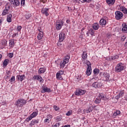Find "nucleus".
Instances as JSON below:
<instances>
[{
  "mask_svg": "<svg viewBox=\"0 0 127 127\" xmlns=\"http://www.w3.org/2000/svg\"><path fill=\"white\" fill-rule=\"evenodd\" d=\"M26 104V101L24 99H18L17 101L15 103V106H16L18 108H21V107H23V105Z\"/></svg>",
  "mask_w": 127,
  "mask_h": 127,
  "instance_id": "obj_1",
  "label": "nucleus"
},
{
  "mask_svg": "<svg viewBox=\"0 0 127 127\" xmlns=\"http://www.w3.org/2000/svg\"><path fill=\"white\" fill-rule=\"evenodd\" d=\"M124 70H125V66L122 63L118 64L115 67V72H117V73L122 72Z\"/></svg>",
  "mask_w": 127,
  "mask_h": 127,
  "instance_id": "obj_2",
  "label": "nucleus"
},
{
  "mask_svg": "<svg viewBox=\"0 0 127 127\" xmlns=\"http://www.w3.org/2000/svg\"><path fill=\"white\" fill-rule=\"evenodd\" d=\"M124 17V14L120 11H116L115 12V18L117 20H120V19H123Z\"/></svg>",
  "mask_w": 127,
  "mask_h": 127,
  "instance_id": "obj_3",
  "label": "nucleus"
},
{
  "mask_svg": "<svg viewBox=\"0 0 127 127\" xmlns=\"http://www.w3.org/2000/svg\"><path fill=\"white\" fill-rule=\"evenodd\" d=\"M64 24V22L63 21L58 20L56 24V29H57V30H60V29L62 28V27L63 26Z\"/></svg>",
  "mask_w": 127,
  "mask_h": 127,
  "instance_id": "obj_4",
  "label": "nucleus"
},
{
  "mask_svg": "<svg viewBox=\"0 0 127 127\" xmlns=\"http://www.w3.org/2000/svg\"><path fill=\"white\" fill-rule=\"evenodd\" d=\"M86 93V90H83L81 89H78L76 90L75 92V95L76 96H79L80 95V96H82V95H84Z\"/></svg>",
  "mask_w": 127,
  "mask_h": 127,
  "instance_id": "obj_5",
  "label": "nucleus"
},
{
  "mask_svg": "<svg viewBox=\"0 0 127 127\" xmlns=\"http://www.w3.org/2000/svg\"><path fill=\"white\" fill-rule=\"evenodd\" d=\"M92 86L96 88H101L103 86V83L102 82H95L92 84Z\"/></svg>",
  "mask_w": 127,
  "mask_h": 127,
  "instance_id": "obj_6",
  "label": "nucleus"
},
{
  "mask_svg": "<svg viewBox=\"0 0 127 127\" xmlns=\"http://www.w3.org/2000/svg\"><path fill=\"white\" fill-rule=\"evenodd\" d=\"M8 9H9V6H8V5H6L5 9L3 10L2 12V15H6V14L8 13Z\"/></svg>",
  "mask_w": 127,
  "mask_h": 127,
  "instance_id": "obj_7",
  "label": "nucleus"
},
{
  "mask_svg": "<svg viewBox=\"0 0 127 127\" xmlns=\"http://www.w3.org/2000/svg\"><path fill=\"white\" fill-rule=\"evenodd\" d=\"M103 78L104 81H110V74L107 72H104Z\"/></svg>",
  "mask_w": 127,
  "mask_h": 127,
  "instance_id": "obj_8",
  "label": "nucleus"
},
{
  "mask_svg": "<svg viewBox=\"0 0 127 127\" xmlns=\"http://www.w3.org/2000/svg\"><path fill=\"white\" fill-rule=\"evenodd\" d=\"M33 79H34V80H38L39 81L40 83H42L44 81L43 79L40 75H34L33 76Z\"/></svg>",
  "mask_w": 127,
  "mask_h": 127,
  "instance_id": "obj_9",
  "label": "nucleus"
},
{
  "mask_svg": "<svg viewBox=\"0 0 127 127\" xmlns=\"http://www.w3.org/2000/svg\"><path fill=\"white\" fill-rule=\"evenodd\" d=\"M99 98H100V100H103L104 102H106V101H108V98L106 97V95L103 93L99 94Z\"/></svg>",
  "mask_w": 127,
  "mask_h": 127,
  "instance_id": "obj_10",
  "label": "nucleus"
},
{
  "mask_svg": "<svg viewBox=\"0 0 127 127\" xmlns=\"http://www.w3.org/2000/svg\"><path fill=\"white\" fill-rule=\"evenodd\" d=\"M50 92H51V89L46 87H43L41 90V93H50Z\"/></svg>",
  "mask_w": 127,
  "mask_h": 127,
  "instance_id": "obj_11",
  "label": "nucleus"
},
{
  "mask_svg": "<svg viewBox=\"0 0 127 127\" xmlns=\"http://www.w3.org/2000/svg\"><path fill=\"white\" fill-rule=\"evenodd\" d=\"M65 38V34L64 33H61L59 35V41L62 42Z\"/></svg>",
  "mask_w": 127,
  "mask_h": 127,
  "instance_id": "obj_12",
  "label": "nucleus"
},
{
  "mask_svg": "<svg viewBox=\"0 0 127 127\" xmlns=\"http://www.w3.org/2000/svg\"><path fill=\"white\" fill-rule=\"evenodd\" d=\"M48 10H49L48 8H43L42 9L41 11L43 14H45L46 15V16H48L49 15V13H48Z\"/></svg>",
  "mask_w": 127,
  "mask_h": 127,
  "instance_id": "obj_13",
  "label": "nucleus"
},
{
  "mask_svg": "<svg viewBox=\"0 0 127 127\" xmlns=\"http://www.w3.org/2000/svg\"><path fill=\"white\" fill-rule=\"evenodd\" d=\"M16 78L18 81H20L22 82V80L25 78V75H17Z\"/></svg>",
  "mask_w": 127,
  "mask_h": 127,
  "instance_id": "obj_14",
  "label": "nucleus"
},
{
  "mask_svg": "<svg viewBox=\"0 0 127 127\" xmlns=\"http://www.w3.org/2000/svg\"><path fill=\"white\" fill-rule=\"evenodd\" d=\"M106 2L108 5H114L116 2V0H106Z\"/></svg>",
  "mask_w": 127,
  "mask_h": 127,
  "instance_id": "obj_15",
  "label": "nucleus"
},
{
  "mask_svg": "<svg viewBox=\"0 0 127 127\" xmlns=\"http://www.w3.org/2000/svg\"><path fill=\"white\" fill-rule=\"evenodd\" d=\"M86 74L87 76H90L92 74V67H87Z\"/></svg>",
  "mask_w": 127,
  "mask_h": 127,
  "instance_id": "obj_16",
  "label": "nucleus"
},
{
  "mask_svg": "<svg viewBox=\"0 0 127 127\" xmlns=\"http://www.w3.org/2000/svg\"><path fill=\"white\" fill-rule=\"evenodd\" d=\"M120 9L121 11H122V12H123V13L127 14V8H126V7L124 6H121Z\"/></svg>",
  "mask_w": 127,
  "mask_h": 127,
  "instance_id": "obj_17",
  "label": "nucleus"
},
{
  "mask_svg": "<svg viewBox=\"0 0 127 127\" xmlns=\"http://www.w3.org/2000/svg\"><path fill=\"white\" fill-rule=\"evenodd\" d=\"M12 4H13L14 6H18V5L20 4V1H19V0H13Z\"/></svg>",
  "mask_w": 127,
  "mask_h": 127,
  "instance_id": "obj_18",
  "label": "nucleus"
},
{
  "mask_svg": "<svg viewBox=\"0 0 127 127\" xmlns=\"http://www.w3.org/2000/svg\"><path fill=\"white\" fill-rule=\"evenodd\" d=\"M82 61H84V60H86L87 58H88V55L87 54V53L85 52H83L82 54Z\"/></svg>",
  "mask_w": 127,
  "mask_h": 127,
  "instance_id": "obj_19",
  "label": "nucleus"
},
{
  "mask_svg": "<svg viewBox=\"0 0 127 127\" xmlns=\"http://www.w3.org/2000/svg\"><path fill=\"white\" fill-rule=\"evenodd\" d=\"M92 27L94 30H98L99 27V24L98 23H94L92 25Z\"/></svg>",
  "mask_w": 127,
  "mask_h": 127,
  "instance_id": "obj_20",
  "label": "nucleus"
},
{
  "mask_svg": "<svg viewBox=\"0 0 127 127\" xmlns=\"http://www.w3.org/2000/svg\"><path fill=\"white\" fill-rule=\"evenodd\" d=\"M124 96V91H121L118 95L115 97L116 100H119L120 98H122Z\"/></svg>",
  "mask_w": 127,
  "mask_h": 127,
  "instance_id": "obj_21",
  "label": "nucleus"
},
{
  "mask_svg": "<svg viewBox=\"0 0 127 127\" xmlns=\"http://www.w3.org/2000/svg\"><path fill=\"white\" fill-rule=\"evenodd\" d=\"M116 59H119V56H111L109 58V61H113V60H116Z\"/></svg>",
  "mask_w": 127,
  "mask_h": 127,
  "instance_id": "obj_22",
  "label": "nucleus"
},
{
  "mask_svg": "<svg viewBox=\"0 0 127 127\" xmlns=\"http://www.w3.org/2000/svg\"><path fill=\"white\" fill-rule=\"evenodd\" d=\"M70 59V56L67 55L64 57V62L65 63H68V62H69V60Z\"/></svg>",
  "mask_w": 127,
  "mask_h": 127,
  "instance_id": "obj_23",
  "label": "nucleus"
},
{
  "mask_svg": "<svg viewBox=\"0 0 127 127\" xmlns=\"http://www.w3.org/2000/svg\"><path fill=\"white\" fill-rule=\"evenodd\" d=\"M122 31L124 33H127V25L125 24L124 26L122 28Z\"/></svg>",
  "mask_w": 127,
  "mask_h": 127,
  "instance_id": "obj_24",
  "label": "nucleus"
},
{
  "mask_svg": "<svg viewBox=\"0 0 127 127\" xmlns=\"http://www.w3.org/2000/svg\"><path fill=\"white\" fill-rule=\"evenodd\" d=\"M106 23H107V21H106L105 19H101L100 20V24L101 25H106Z\"/></svg>",
  "mask_w": 127,
  "mask_h": 127,
  "instance_id": "obj_25",
  "label": "nucleus"
},
{
  "mask_svg": "<svg viewBox=\"0 0 127 127\" xmlns=\"http://www.w3.org/2000/svg\"><path fill=\"white\" fill-rule=\"evenodd\" d=\"M9 46L10 47H13L14 46V40H10L9 41Z\"/></svg>",
  "mask_w": 127,
  "mask_h": 127,
  "instance_id": "obj_26",
  "label": "nucleus"
},
{
  "mask_svg": "<svg viewBox=\"0 0 127 127\" xmlns=\"http://www.w3.org/2000/svg\"><path fill=\"white\" fill-rule=\"evenodd\" d=\"M9 63V60L8 59H5L4 60L3 63V65L4 67H6V66L7 65V64H8V63Z\"/></svg>",
  "mask_w": 127,
  "mask_h": 127,
  "instance_id": "obj_27",
  "label": "nucleus"
},
{
  "mask_svg": "<svg viewBox=\"0 0 127 127\" xmlns=\"http://www.w3.org/2000/svg\"><path fill=\"white\" fill-rule=\"evenodd\" d=\"M42 37H43V32L39 33L37 36L38 39L39 40H41V39H42Z\"/></svg>",
  "mask_w": 127,
  "mask_h": 127,
  "instance_id": "obj_28",
  "label": "nucleus"
},
{
  "mask_svg": "<svg viewBox=\"0 0 127 127\" xmlns=\"http://www.w3.org/2000/svg\"><path fill=\"white\" fill-rule=\"evenodd\" d=\"M11 17H12V15L11 14H9L7 17V22H11Z\"/></svg>",
  "mask_w": 127,
  "mask_h": 127,
  "instance_id": "obj_29",
  "label": "nucleus"
},
{
  "mask_svg": "<svg viewBox=\"0 0 127 127\" xmlns=\"http://www.w3.org/2000/svg\"><path fill=\"white\" fill-rule=\"evenodd\" d=\"M56 77L58 80H63V77H62L61 74H60L59 73H57Z\"/></svg>",
  "mask_w": 127,
  "mask_h": 127,
  "instance_id": "obj_30",
  "label": "nucleus"
},
{
  "mask_svg": "<svg viewBox=\"0 0 127 127\" xmlns=\"http://www.w3.org/2000/svg\"><path fill=\"white\" fill-rule=\"evenodd\" d=\"M1 44L2 46H6V44H7V41H6V40H2L1 41Z\"/></svg>",
  "mask_w": 127,
  "mask_h": 127,
  "instance_id": "obj_31",
  "label": "nucleus"
},
{
  "mask_svg": "<svg viewBox=\"0 0 127 127\" xmlns=\"http://www.w3.org/2000/svg\"><path fill=\"white\" fill-rule=\"evenodd\" d=\"M67 64L66 63H65V62L63 61V62H61L60 63V67L61 68H64V67L65 66V64Z\"/></svg>",
  "mask_w": 127,
  "mask_h": 127,
  "instance_id": "obj_32",
  "label": "nucleus"
},
{
  "mask_svg": "<svg viewBox=\"0 0 127 127\" xmlns=\"http://www.w3.org/2000/svg\"><path fill=\"white\" fill-rule=\"evenodd\" d=\"M93 73L95 74V75H98V74L100 73V70H99L98 68H95L93 70Z\"/></svg>",
  "mask_w": 127,
  "mask_h": 127,
  "instance_id": "obj_33",
  "label": "nucleus"
},
{
  "mask_svg": "<svg viewBox=\"0 0 127 127\" xmlns=\"http://www.w3.org/2000/svg\"><path fill=\"white\" fill-rule=\"evenodd\" d=\"M39 74H41V73H44V72H45V69H44L43 68L41 67L40 68V69H39Z\"/></svg>",
  "mask_w": 127,
  "mask_h": 127,
  "instance_id": "obj_34",
  "label": "nucleus"
},
{
  "mask_svg": "<svg viewBox=\"0 0 127 127\" xmlns=\"http://www.w3.org/2000/svg\"><path fill=\"white\" fill-rule=\"evenodd\" d=\"M94 103L95 104H100L101 103V99L99 97L97 98L94 101Z\"/></svg>",
  "mask_w": 127,
  "mask_h": 127,
  "instance_id": "obj_35",
  "label": "nucleus"
},
{
  "mask_svg": "<svg viewBox=\"0 0 127 127\" xmlns=\"http://www.w3.org/2000/svg\"><path fill=\"white\" fill-rule=\"evenodd\" d=\"M89 33L90 34H91V35H94V33L95 32V31H94V30L92 28H90L89 30Z\"/></svg>",
  "mask_w": 127,
  "mask_h": 127,
  "instance_id": "obj_36",
  "label": "nucleus"
},
{
  "mask_svg": "<svg viewBox=\"0 0 127 127\" xmlns=\"http://www.w3.org/2000/svg\"><path fill=\"white\" fill-rule=\"evenodd\" d=\"M32 120V114H31L30 116L26 119V122H29Z\"/></svg>",
  "mask_w": 127,
  "mask_h": 127,
  "instance_id": "obj_37",
  "label": "nucleus"
},
{
  "mask_svg": "<svg viewBox=\"0 0 127 127\" xmlns=\"http://www.w3.org/2000/svg\"><path fill=\"white\" fill-rule=\"evenodd\" d=\"M15 81V77H14V76H12L10 78V79L9 80V82L10 83H12L13 81Z\"/></svg>",
  "mask_w": 127,
  "mask_h": 127,
  "instance_id": "obj_38",
  "label": "nucleus"
},
{
  "mask_svg": "<svg viewBox=\"0 0 127 127\" xmlns=\"http://www.w3.org/2000/svg\"><path fill=\"white\" fill-rule=\"evenodd\" d=\"M93 111V107H89L88 110H86V113H91Z\"/></svg>",
  "mask_w": 127,
  "mask_h": 127,
  "instance_id": "obj_39",
  "label": "nucleus"
},
{
  "mask_svg": "<svg viewBox=\"0 0 127 127\" xmlns=\"http://www.w3.org/2000/svg\"><path fill=\"white\" fill-rule=\"evenodd\" d=\"M38 123H39V120L37 119V120H34L33 121V123H32V125H35V124H38Z\"/></svg>",
  "mask_w": 127,
  "mask_h": 127,
  "instance_id": "obj_40",
  "label": "nucleus"
},
{
  "mask_svg": "<svg viewBox=\"0 0 127 127\" xmlns=\"http://www.w3.org/2000/svg\"><path fill=\"white\" fill-rule=\"evenodd\" d=\"M86 64L87 65V67H92V64H91V62H90L89 61H86Z\"/></svg>",
  "mask_w": 127,
  "mask_h": 127,
  "instance_id": "obj_41",
  "label": "nucleus"
},
{
  "mask_svg": "<svg viewBox=\"0 0 127 127\" xmlns=\"http://www.w3.org/2000/svg\"><path fill=\"white\" fill-rule=\"evenodd\" d=\"M38 113L37 112H34L32 113V118H35V117H36V116H37Z\"/></svg>",
  "mask_w": 127,
  "mask_h": 127,
  "instance_id": "obj_42",
  "label": "nucleus"
},
{
  "mask_svg": "<svg viewBox=\"0 0 127 127\" xmlns=\"http://www.w3.org/2000/svg\"><path fill=\"white\" fill-rule=\"evenodd\" d=\"M71 115H72V110H69L66 113V116H71Z\"/></svg>",
  "mask_w": 127,
  "mask_h": 127,
  "instance_id": "obj_43",
  "label": "nucleus"
},
{
  "mask_svg": "<svg viewBox=\"0 0 127 127\" xmlns=\"http://www.w3.org/2000/svg\"><path fill=\"white\" fill-rule=\"evenodd\" d=\"M81 2H90L91 0H79Z\"/></svg>",
  "mask_w": 127,
  "mask_h": 127,
  "instance_id": "obj_44",
  "label": "nucleus"
},
{
  "mask_svg": "<svg viewBox=\"0 0 127 127\" xmlns=\"http://www.w3.org/2000/svg\"><path fill=\"white\" fill-rule=\"evenodd\" d=\"M21 28H22V27H21V26H18L17 27V29L18 31H19V32L21 31Z\"/></svg>",
  "mask_w": 127,
  "mask_h": 127,
  "instance_id": "obj_45",
  "label": "nucleus"
},
{
  "mask_svg": "<svg viewBox=\"0 0 127 127\" xmlns=\"http://www.w3.org/2000/svg\"><path fill=\"white\" fill-rule=\"evenodd\" d=\"M44 123H48V124H49L50 123V120L47 118L44 120Z\"/></svg>",
  "mask_w": 127,
  "mask_h": 127,
  "instance_id": "obj_46",
  "label": "nucleus"
},
{
  "mask_svg": "<svg viewBox=\"0 0 127 127\" xmlns=\"http://www.w3.org/2000/svg\"><path fill=\"white\" fill-rule=\"evenodd\" d=\"M47 119H48L49 120H50V119H52L53 116H52V115H48L47 116Z\"/></svg>",
  "mask_w": 127,
  "mask_h": 127,
  "instance_id": "obj_47",
  "label": "nucleus"
},
{
  "mask_svg": "<svg viewBox=\"0 0 127 127\" xmlns=\"http://www.w3.org/2000/svg\"><path fill=\"white\" fill-rule=\"evenodd\" d=\"M20 1H21V5H23L25 3V0H21Z\"/></svg>",
  "mask_w": 127,
  "mask_h": 127,
  "instance_id": "obj_48",
  "label": "nucleus"
},
{
  "mask_svg": "<svg viewBox=\"0 0 127 127\" xmlns=\"http://www.w3.org/2000/svg\"><path fill=\"white\" fill-rule=\"evenodd\" d=\"M54 110H55V111H58V110L59 109V108L57 107V106L55 105L54 106Z\"/></svg>",
  "mask_w": 127,
  "mask_h": 127,
  "instance_id": "obj_49",
  "label": "nucleus"
},
{
  "mask_svg": "<svg viewBox=\"0 0 127 127\" xmlns=\"http://www.w3.org/2000/svg\"><path fill=\"white\" fill-rule=\"evenodd\" d=\"M8 56H9V58H12L13 57V54L9 53L8 54Z\"/></svg>",
  "mask_w": 127,
  "mask_h": 127,
  "instance_id": "obj_50",
  "label": "nucleus"
},
{
  "mask_svg": "<svg viewBox=\"0 0 127 127\" xmlns=\"http://www.w3.org/2000/svg\"><path fill=\"white\" fill-rule=\"evenodd\" d=\"M58 74H59L60 75H63V74H64V72H63V71L61 70L60 71H59L58 72Z\"/></svg>",
  "mask_w": 127,
  "mask_h": 127,
  "instance_id": "obj_51",
  "label": "nucleus"
},
{
  "mask_svg": "<svg viewBox=\"0 0 127 127\" xmlns=\"http://www.w3.org/2000/svg\"><path fill=\"white\" fill-rule=\"evenodd\" d=\"M18 35V33H15L12 35V37H15Z\"/></svg>",
  "mask_w": 127,
  "mask_h": 127,
  "instance_id": "obj_52",
  "label": "nucleus"
},
{
  "mask_svg": "<svg viewBox=\"0 0 127 127\" xmlns=\"http://www.w3.org/2000/svg\"><path fill=\"white\" fill-rule=\"evenodd\" d=\"M2 21H3V20L2 19H0V25L2 24Z\"/></svg>",
  "mask_w": 127,
  "mask_h": 127,
  "instance_id": "obj_53",
  "label": "nucleus"
},
{
  "mask_svg": "<svg viewBox=\"0 0 127 127\" xmlns=\"http://www.w3.org/2000/svg\"><path fill=\"white\" fill-rule=\"evenodd\" d=\"M116 114L120 115L121 114V111L120 110H117L116 111Z\"/></svg>",
  "mask_w": 127,
  "mask_h": 127,
  "instance_id": "obj_54",
  "label": "nucleus"
},
{
  "mask_svg": "<svg viewBox=\"0 0 127 127\" xmlns=\"http://www.w3.org/2000/svg\"><path fill=\"white\" fill-rule=\"evenodd\" d=\"M119 115L118 114H117L116 112L114 113L113 114V117H117V116H118Z\"/></svg>",
  "mask_w": 127,
  "mask_h": 127,
  "instance_id": "obj_55",
  "label": "nucleus"
},
{
  "mask_svg": "<svg viewBox=\"0 0 127 127\" xmlns=\"http://www.w3.org/2000/svg\"><path fill=\"white\" fill-rule=\"evenodd\" d=\"M71 126L70 125H65L64 126H62V127H70Z\"/></svg>",
  "mask_w": 127,
  "mask_h": 127,
  "instance_id": "obj_56",
  "label": "nucleus"
},
{
  "mask_svg": "<svg viewBox=\"0 0 127 127\" xmlns=\"http://www.w3.org/2000/svg\"><path fill=\"white\" fill-rule=\"evenodd\" d=\"M38 30L39 31V33H41V32H43L42 31V29H38Z\"/></svg>",
  "mask_w": 127,
  "mask_h": 127,
  "instance_id": "obj_57",
  "label": "nucleus"
},
{
  "mask_svg": "<svg viewBox=\"0 0 127 127\" xmlns=\"http://www.w3.org/2000/svg\"><path fill=\"white\" fill-rule=\"evenodd\" d=\"M26 18L27 19H29V17H28V14H26Z\"/></svg>",
  "mask_w": 127,
  "mask_h": 127,
  "instance_id": "obj_58",
  "label": "nucleus"
},
{
  "mask_svg": "<svg viewBox=\"0 0 127 127\" xmlns=\"http://www.w3.org/2000/svg\"><path fill=\"white\" fill-rule=\"evenodd\" d=\"M10 2H11L12 4L13 3V0H9Z\"/></svg>",
  "mask_w": 127,
  "mask_h": 127,
  "instance_id": "obj_59",
  "label": "nucleus"
},
{
  "mask_svg": "<svg viewBox=\"0 0 127 127\" xmlns=\"http://www.w3.org/2000/svg\"><path fill=\"white\" fill-rule=\"evenodd\" d=\"M66 23H70V20H67Z\"/></svg>",
  "mask_w": 127,
  "mask_h": 127,
  "instance_id": "obj_60",
  "label": "nucleus"
},
{
  "mask_svg": "<svg viewBox=\"0 0 127 127\" xmlns=\"http://www.w3.org/2000/svg\"><path fill=\"white\" fill-rule=\"evenodd\" d=\"M52 127H57V125H52Z\"/></svg>",
  "mask_w": 127,
  "mask_h": 127,
  "instance_id": "obj_61",
  "label": "nucleus"
},
{
  "mask_svg": "<svg viewBox=\"0 0 127 127\" xmlns=\"http://www.w3.org/2000/svg\"><path fill=\"white\" fill-rule=\"evenodd\" d=\"M33 0V3H35L36 2V1H37V0Z\"/></svg>",
  "mask_w": 127,
  "mask_h": 127,
  "instance_id": "obj_62",
  "label": "nucleus"
},
{
  "mask_svg": "<svg viewBox=\"0 0 127 127\" xmlns=\"http://www.w3.org/2000/svg\"><path fill=\"white\" fill-rule=\"evenodd\" d=\"M89 33H90L89 32V31L86 32V34H87V36H89Z\"/></svg>",
  "mask_w": 127,
  "mask_h": 127,
  "instance_id": "obj_63",
  "label": "nucleus"
},
{
  "mask_svg": "<svg viewBox=\"0 0 127 127\" xmlns=\"http://www.w3.org/2000/svg\"><path fill=\"white\" fill-rule=\"evenodd\" d=\"M2 57V56L1 55H0V61L1 60Z\"/></svg>",
  "mask_w": 127,
  "mask_h": 127,
  "instance_id": "obj_64",
  "label": "nucleus"
}]
</instances>
